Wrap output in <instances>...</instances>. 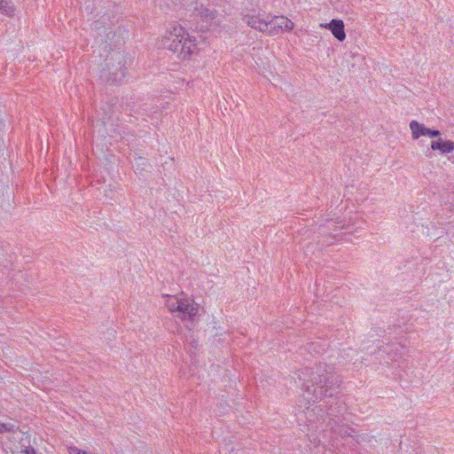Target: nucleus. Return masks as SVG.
I'll list each match as a JSON object with an SVG mask.
<instances>
[{"mask_svg":"<svg viewBox=\"0 0 454 454\" xmlns=\"http://www.w3.org/2000/svg\"><path fill=\"white\" fill-rule=\"evenodd\" d=\"M328 404V402H324V403H321L319 405H317L315 406V408L313 409H310L309 407H307L306 408V411H305V416L309 420H312V417L314 414H317V415H319L321 419H323L325 420V419L323 418L324 415L323 414H319L320 412L323 411V408L324 407H326Z\"/></svg>","mask_w":454,"mask_h":454,"instance_id":"11","label":"nucleus"},{"mask_svg":"<svg viewBox=\"0 0 454 454\" xmlns=\"http://www.w3.org/2000/svg\"><path fill=\"white\" fill-rule=\"evenodd\" d=\"M243 20L252 28L262 33H268L269 20L263 19L261 15H245Z\"/></svg>","mask_w":454,"mask_h":454,"instance_id":"5","label":"nucleus"},{"mask_svg":"<svg viewBox=\"0 0 454 454\" xmlns=\"http://www.w3.org/2000/svg\"><path fill=\"white\" fill-rule=\"evenodd\" d=\"M316 346H317V344H316V343H311V344H310V348H316Z\"/></svg>","mask_w":454,"mask_h":454,"instance_id":"18","label":"nucleus"},{"mask_svg":"<svg viewBox=\"0 0 454 454\" xmlns=\"http://www.w3.org/2000/svg\"><path fill=\"white\" fill-rule=\"evenodd\" d=\"M24 454H38L37 450L34 447H26L24 450H21Z\"/></svg>","mask_w":454,"mask_h":454,"instance_id":"17","label":"nucleus"},{"mask_svg":"<svg viewBox=\"0 0 454 454\" xmlns=\"http://www.w3.org/2000/svg\"><path fill=\"white\" fill-rule=\"evenodd\" d=\"M15 5L10 0H0V12L8 17L15 14Z\"/></svg>","mask_w":454,"mask_h":454,"instance_id":"10","label":"nucleus"},{"mask_svg":"<svg viewBox=\"0 0 454 454\" xmlns=\"http://www.w3.org/2000/svg\"><path fill=\"white\" fill-rule=\"evenodd\" d=\"M159 47L176 53L180 59H186L196 49V43L195 39L182 26L171 23L159 42Z\"/></svg>","mask_w":454,"mask_h":454,"instance_id":"2","label":"nucleus"},{"mask_svg":"<svg viewBox=\"0 0 454 454\" xmlns=\"http://www.w3.org/2000/svg\"><path fill=\"white\" fill-rule=\"evenodd\" d=\"M302 381L303 398L309 403L322 402L325 397H333L340 385V376L326 364H319L316 370L306 368L297 374Z\"/></svg>","mask_w":454,"mask_h":454,"instance_id":"1","label":"nucleus"},{"mask_svg":"<svg viewBox=\"0 0 454 454\" xmlns=\"http://www.w3.org/2000/svg\"><path fill=\"white\" fill-rule=\"evenodd\" d=\"M334 432L336 434H338L339 435H340L341 437H345V436H353L352 435V433L354 432V430L352 428H349V427H345L343 426L341 427H332Z\"/></svg>","mask_w":454,"mask_h":454,"instance_id":"13","label":"nucleus"},{"mask_svg":"<svg viewBox=\"0 0 454 454\" xmlns=\"http://www.w3.org/2000/svg\"><path fill=\"white\" fill-rule=\"evenodd\" d=\"M321 27L330 29L335 38L340 42L346 38L344 23L340 20H332L330 23L321 25Z\"/></svg>","mask_w":454,"mask_h":454,"instance_id":"7","label":"nucleus"},{"mask_svg":"<svg viewBox=\"0 0 454 454\" xmlns=\"http://www.w3.org/2000/svg\"><path fill=\"white\" fill-rule=\"evenodd\" d=\"M68 454H93L90 451L82 450L74 445H71L67 447Z\"/></svg>","mask_w":454,"mask_h":454,"instance_id":"16","label":"nucleus"},{"mask_svg":"<svg viewBox=\"0 0 454 454\" xmlns=\"http://www.w3.org/2000/svg\"><path fill=\"white\" fill-rule=\"evenodd\" d=\"M179 301H180V299H177L175 296L168 295L166 297L165 304L170 312L176 313V311L178 308Z\"/></svg>","mask_w":454,"mask_h":454,"instance_id":"12","label":"nucleus"},{"mask_svg":"<svg viewBox=\"0 0 454 454\" xmlns=\"http://www.w3.org/2000/svg\"><path fill=\"white\" fill-rule=\"evenodd\" d=\"M198 312V308L188 300H180L178 308L176 311L178 317L182 318L192 317Z\"/></svg>","mask_w":454,"mask_h":454,"instance_id":"6","label":"nucleus"},{"mask_svg":"<svg viewBox=\"0 0 454 454\" xmlns=\"http://www.w3.org/2000/svg\"><path fill=\"white\" fill-rule=\"evenodd\" d=\"M200 18L206 23H208L209 26L213 24L217 25L219 20H217L216 13L209 9H203L200 12Z\"/></svg>","mask_w":454,"mask_h":454,"instance_id":"9","label":"nucleus"},{"mask_svg":"<svg viewBox=\"0 0 454 454\" xmlns=\"http://www.w3.org/2000/svg\"><path fill=\"white\" fill-rule=\"evenodd\" d=\"M344 406H338V412H340L341 410H344ZM337 410V407H333L332 404L330 405L327 412H326V415L329 417V419L330 420H334V418L333 417H337L335 415V411Z\"/></svg>","mask_w":454,"mask_h":454,"instance_id":"14","label":"nucleus"},{"mask_svg":"<svg viewBox=\"0 0 454 454\" xmlns=\"http://www.w3.org/2000/svg\"><path fill=\"white\" fill-rule=\"evenodd\" d=\"M268 35H274L285 30H292L294 24L285 16H274L269 20Z\"/></svg>","mask_w":454,"mask_h":454,"instance_id":"3","label":"nucleus"},{"mask_svg":"<svg viewBox=\"0 0 454 454\" xmlns=\"http://www.w3.org/2000/svg\"><path fill=\"white\" fill-rule=\"evenodd\" d=\"M410 129L413 139H418L421 136H428L430 137L440 136L439 130L430 129L417 121H411L410 122Z\"/></svg>","mask_w":454,"mask_h":454,"instance_id":"4","label":"nucleus"},{"mask_svg":"<svg viewBox=\"0 0 454 454\" xmlns=\"http://www.w3.org/2000/svg\"><path fill=\"white\" fill-rule=\"evenodd\" d=\"M14 426L10 422H0V434H4L13 431Z\"/></svg>","mask_w":454,"mask_h":454,"instance_id":"15","label":"nucleus"},{"mask_svg":"<svg viewBox=\"0 0 454 454\" xmlns=\"http://www.w3.org/2000/svg\"><path fill=\"white\" fill-rule=\"evenodd\" d=\"M431 148L433 150H439L442 153H449L454 150V142L438 139L436 141H432Z\"/></svg>","mask_w":454,"mask_h":454,"instance_id":"8","label":"nucleus"}]
</instances>
